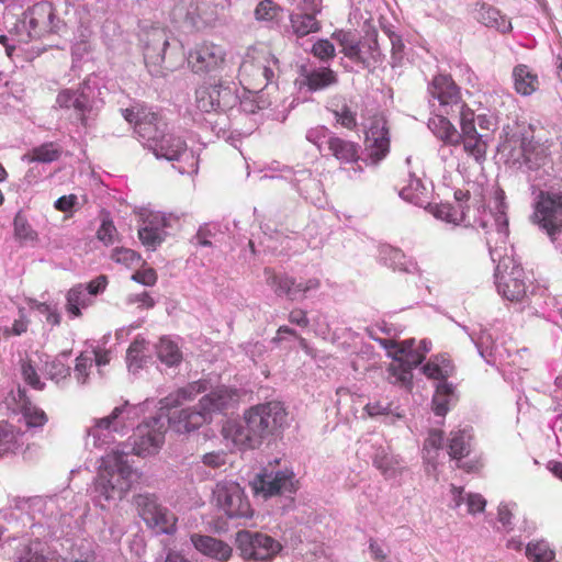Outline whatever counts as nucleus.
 I'll return each instance as SVG.
<instances>
[{"instance_id": "14", "label": "nucleus", "mask_w": 562, "mask_h": 562, "mask_svg": "<svg viewBox=\"0 0 562 562\" xmlns=\"http://www.w3.org/2000/svg\"><path fill=\"white\" fill-rule=\"evenodd\" d=\"M364 143L373 162L381 161L390 153V128L384 114L375 113L369 119Z\"/></svg>"}, {"instance_id": "10", "label": "nucleus", "mask_w": 562, "mask_h": 562, "mask_svg": "<svg viewBox=\"0 0 562 562\" xmlns=\"http://www.w3.org/2000/svg\"><path fill=\"white\" fill-rule=\"evenodd\" d=\"M167 431L166 420L162 416L151 417L139 424L133 436L132 452L138 457L156 454L165 442Z\"/></svg>"}, {"instance_id": "24", "label": "nucleus", "mask_w": 562, "mask_h": 562, "mask_svg": "<svg viewBox=\"0 0 562 562\" xmlns=\"http://www.w3.org/2000/svg\"><path fill=\"white\" fill-rule=\"evenodd\" d=\"M126 407L127 403L115 407L109 416L94 420V425L88 429V436L94 438V446H102L105 443V440H101V436L104 432H121L126 427L123 418Z\"/></svg>"}, {"instance_id": "32", "label": "nucleus", "mask_w": 562, "mask_h": 562, "mask_svg": "<svg viewBox=\"0 0 562 562\" xmlns=\"http://www.w3.org/2000/svg\"><path fill=\"white\" fill-rule=\"evenodd\" d=\"M207 390V383L203 380L191 382L175 392L170 393L164 400H161L162 407L173 408L178 407L184 402H189L195 398L199 394L204 393Z\"/></svg>"}, {"instance_id": "11", "label": "nucleus", "mask_w": 562, "mask_h": 562, "mask_svg": "<svg viewBox=\"0 0 562 562\" xmlns=\"http://www.w3.org/2000/svg\"><path fill=\"white\" fill-rule=\"evenodd\" d=\"M524 274V268L513 258H502L495 270L498 293L510 302L521 301L526 296Z\"/></svg>"}, {"instance_id": "7", "label": "nucleus", "mask_w": 562, "mask_h": 562, "mask_svg": "<svg viewBox=\"0 0 562 562\" xmlns=\"http://www.w3.org/2000/svg\"><path fill=\"white\" fill-rule=\"evenodd\" d=\"M459 123L461 131L458 145H462L463 151L475 162L483 164L486 160L491 134L477 132L474 111L468 104H462Z\"/></svg>"}, {"instance_id": "15", "label": "nucleus", "mask_w": 562, "mask_h": 562, "mask_svg": "<svg viewBox=\"0 0 562 562\" xmlns=\"http://www.w3.org/2000/svg\"><path fill=\"white\" fill-rule=\"evenodd\" d=\"M265 276L267 284L273 290L276 295L286 296L292 301L295 300L299 294H305L321 286V281L317 278L297 282L295 278L288 273L277 272L271 268H265Z\"/></svg>"}, {"instance_id": "43", "label": "nucleus", "mask_w": 562, "mask_h": 562, "mask_svg": "<svg viewBox=\"0 0 562 562\" xmlns=\"http://www.w3.org/2000/svg\"><path fill=\"white\" fill-rule=\"evenodd\" d=\"M526 557L532 562H551L555 552L544 540L530 541L526 547Z\"/></svg>"}, {"instance_id": "38", "label": "nucleus", "mask_w": 562, "mask_h": 562, "mask_svg": "<svg viewBox=\"0 0 562 562\" xmlns=\"http://www.w3.org/2000/svg\"><path fill=\"white\" fill-rule=\"evenodd\" d=\"M336 72L328 67L313 69L305 75V85L311 91H318L336 85Z\"/></svg>"}, {"instance_id": "64", "label": "nucleus", "mask_w": 562, "mask_h": 562, "mask_svg": "<svg viewBox=\"0 0 562 562\" xmlns=\"http://www.w3.org/2000/svg\"><path fill=\"white\" fill-rule=\"evenodd\" d=\"M467 505L470 514L482 513L485 509L486 501L481 494H469Z\"/></svg>"}, {"instance_id": "35", "label": "nucleus", "mask_w": 562, "mask_h": 562, "mask_svg": "<svg viewBox=\"0 0 562 562\" xmlns=\"http://www.w3.org/2000/svg\"><path fill=\"white\" fill-rule=\"evenodd\" d=\"M318 13L313 12H297L290 15V24L292 32L297 37H304L311 33H316L321 30V22L316 19Z\"/></svg>"}, {"instance_id": "5", "label": "nucleus", "mask_w": 562, "mask_h": 562, "mask_svg": "<svg viewBox=\"0 0 562 562\" xmlns=\"http://www.w3.org/2000/svg\"><path fill=\"white\" fill-rule=\"evenodd\" d=\"M531 220L554 241L562 234V192L541 190Z\"/></svg>"}, {"instance_id": "3", "label": "nucleus", "mask_w": 562, "mask_h": 562, "mask_svg": "<svg viewBox=\"0 0 562 562\" xmlns=\"http://www.w3.org/2000/svg\"><path fill=\"white\" fill-rule=\"evenodd\" d=\"M471 205L441 203L435 209V216L447 223L460 226L454 228L450 235L449 243L452 249L458 251H469L480 240V233L475 228L477 220L471 216ZM479 224L485 228V222Z\"/></svg>"}, {"instance_id": "31", "label": "nucleus", "mask_w": 562, "mask_h": 562, "mask_svg": "<svg viewBox=\"0 0 562 562\" xmlns=\"http://www.w3.org/2000/svg\"><path fill=\"white\" fill-rule=\"evenodd\" d=\"M331 37L341 46V53L347 58L367 65V57L360 47V41L352 31L337 30Z\"/></svg>"}, {"instance_id": "58", "label": "nucleus", "mask_w": 562, "mask_h": 562, "mask_svg": "<svg viewBox=\"0 0 562 562\" xmlns=\"http://www.w3.org/2000/svg\"><path fill=\"white\" fill-rule=\"evenodd\" d=\"M45 372L52 380L59 381L70 374V368L66 366L61 360L54 359L45 363Z\"/></svg>"}, {"instance_id": "39", "label": "nucleus", "mask_w": 562, "mask_h": 562, "mask_svg": "<svg viewBox=\"0 0 562 562\" xmlns=\"http://www.w3.org/2000/svg\"><path fill=\"white\" fill-rule=\"evenodd\" d=\"M61 156V148L54 142L44 143L34 147L24 155V159L29 162L49 164L56 161Z\"/></svg>"}, {"instance_id": "9", "label": "nucleus", "mask_w": 562, "mask_h": 562, "mask_svg": "<svg viewBox=\"0 0 562 562\" xmlns=\"http://www.w3.org/2000/svg\"><path fill=\"white\" fill-rule=\"evenodd\" d=\"M278 60L270 54H261L245 60L239 68L238 79L245 90L259 92L274 77Z\"/></svg>"}, {"instance_id": "41", "label": "nucleus", "mask_w": 562, "mask_h": 562, "mask_svg": "<svg viewBox=\"0 0 562 562\" xmlns=\"http://www.w3.org/2000/svg\"><path fill=\"white\" fill-rule=\"evenodd\" d=\"M378 38L379 33L376 29L370 27L366 31L362 41H360V47L367 57V65H364L366 67H368L371 63H378L381 60L382 53Z\"/></svg>"}, {"instance_id": "34", "label": "nucleus", "mask_w": 562, "mask_h": 562, "mask_svg": "<svg viewBox=\"0 0 562 562\" xmlns=\"http://www.w3.org/2000/svg\"><path fill=\"white\" fill-rule=\"evenodd\" d=\"M428 127L446 145L458 146L460 132L445 115L435 114L431 116L428 121Z\"/></svg>"}, {"instance_id": "62", "label": "nucleus", "mask_w": 562, "mask_h": 562, "mask_svg": "<svg viewBox=\"0 0 562 562\" xmlns=\"http://www.w3.org/2000/svg\"><path fill=\"white\" fill-rule=\"evenodd\" d=\"M157 272L153 268H145L137 270L133 276L132 280L146 285V286H153L157 282Z\"/></svg>"}, {"instance_id": "63", "label": "nucleus", "mask_w": 562, "mask_h": 562, "mask_svg": "<svg viewBox=\"0 0 562 562\" xmlns=\"http://www.w3.org/2000/svg\"><path fill=\"white\" fill-rule=\"evenodd\" d=\"M443 431L439 429L429 430L428 437L424 442V450L429 452L431 449L438 451L443 446Z\"/></svg>"}, {"instance_id": "26", "label": "nucleus", "mask_w": 562, "mask_h": 562, "mask_svg": "<svg viewBox=\"0 0 562 562\" xmlns=\"http://www.w3.org/2000/svg\"><path fill=\"white\" fill-rule=\"evenodd\" d=\"M191 541L201 553L225 562L231 559L233 549L226 542L211 536L192 535Z\"/></svg>"}, {"instance_id": "12", "label": "nucleus", "mask_w": 562, "mask_h": 562, "mask_svg": "<svg viewBox=\"0 0 562 562\" xmlns=\"http://www.w3.org/2000/svg\"><path fill=\"white\" fill-rule=\"evenodd\" d=\"M237 100L235 92L222 80L203 83L195 90L196 108L204 112H218L232 108Z\"/></svg>"}, {"instance_id": "23", "label": "nucleus", "mask_w": 562, "mask_h": 562, "mask_svg": "<svg viewBox=\"0 0 562 562\" xmlns=\"http://www.w3.org/2000/svg\"><path fill=\"white\" fill-rule=\"evenodd\" d=\"M169 45L165 30L153 27L145 34L144 59L148 67L161 66Z\"/></svg>"}, {"instance_id": "49", "label": "nucleus", "mask_w": 562, "mask_h": 562, "mask_svg": "<svg viewBox=\"0 0 562 562\" xmlns=\"http://www.w3.org/2000/svg\"><path fill=\"white\" fill-rule=\"evenodd\" d=\"M52 15V10L46 3L34 4L26 13L29 24L32 30H36L44 25Z\"/></svg>"}, {"instance_id": "19", "label": "nucleus", "mask_w": 562, "mask_h": 562, "mask_svg": "<svg viewBox=\"0 0 562 562\" xmlns=\"http://www.w3.org/2000/svg\"><path fill=\"white\" fill-rule=\"evenodd\" d=\"M239 401L240 394L237 389L220 385L202 396L198 403V407L204 409L212 420L214 414H224L235 408Z\"/></svg>"}, {"instance_id": "36", "label": "nucleus", "mask_w": 562, "mask_h": 562, "mask_svg": "<svg viewBox=\"0 0 562 562\" xmlns=\"http://www.w3.org/2000/svg\"><path fill=\"white\" fill-rule=\"evenodd\" d=\"M92 303L82 284L72 286L66 294V311L71 317H80L81 308H87Z\"/></svg>"}, {"instance_id": "30", "label": "nucleus", "mask_w": 562, "mask_h": 562, "mask_svg": "<svg viewBox=\"0 0 562 562\" xmlns=\"http://www.w3.org/2000/svg\"><path fill=\"white\" fill-rule=\"evenodd\" d=\"M181 8L187 9L186 19L198 29L213 25L216 21L214 10L206 2L189 0L182 2Z\"/></svg>"}, {"instance_id": "18", "label": "nucleus", "mask_w": 562, "mask_h": 562, "mask_svg": "<svg viewBox=\"0 0 562 562\" xmlns=\"http://www.w3.org/2000/svg\"><path fill=\"white\" fill-rule=\"evenodd\" d=\"M251 485L256 494H262L265 497L294 493L297 490V481L290 470L278 471L276 474H258Z\"/></svg>"}, {"instance_id": "60", "label": "nucleus", "mask_w": 562, "mask_h": 562, "mask_svg": "<svg viewBox=\"0 0 562 562\" xmlns=\"http://www.w3.org/2000/svg\"><path fill=\"white\" fill-rule=\"evenodd\" d=\"M312 53L322 60H328L335 57V46L328 40H319L313 45Z\"/></svg>"}, {"instance_id": "51", "label": "nucleus", "mask_w": 562, "mask_h": 562, "mask_svg": "<svg viewBox=\"0 0 562 562\" xmlns=\"http://www.w3.org/2000/svg\"><path fill=\"white\" fill-rule=\"evenodd\" d=\"M97 238L105 246L113 245L117 240V229L109 216L102 218L101 225L97 231Z\"/></svg>"}, {"instance_id": "27", "label": "nucleus", "mask_w": 562, "mask_h": 562, "mask_svg": "<svg viewBox=\"0 0 562 562\" xmlns=\"http://www.w3.org/2000/svg\"><path fill=\"white\" fill-rule=\"evenodd\" d=\"M331 156L341 164H356L360 159V145L356 142L331 134L327 139Z\"/></svg>"}, {"instance_id": "22", "label": "nucleus", "mask_w": 562, "mask_h": 562, "mask_svg": "<svg viewBox=\"0 0 562 562\" xmlns=\"http://www.w3.org/2000/svg\"><path fill=\"white\" fill-rule=\"evenodd\" d=\"M9 398L16 405V409L22 414L29 428L43 427L48 422L46 413L32 404L25 389L18 386L15 392L10 393Z\"/></svg>"}, {"instance_id": "28", "label": "nucleus", "mask_w": 562, "mask_h": 562, "mask_svg": "<svg viewBox=\"0 0 562 562\" xmlns=\"http://www.w3.org/2000/svg\"><path fill=\"white\" fill-rule=\"evenodd\" d=\"M514 90L524 97L533 94L540 86L538 74L528 65L518 64L513 68Z\"/></svg>"}, {"instance_id": "37", "label": "nucleus", "mask_w": 562, "mask_h": 562, "mask_svg": "<svg viewBox=\"0 0 562 562\" xmlns=\"http://www.w3.org/2000/svg\"><path fill=\"white\" fill-rule=\"evenodd\" d=\"M477 19L488 27H494L502 33L509 32L512 30L510 21L502 15L501 11L488 4H481Z\"/></svg>"}, {"instance_id": "33", "label": "nucleus", "mask_w": 562, "mask_h": 562, "mask_svg": "<svg viewBox=\"0 0 562 562\" xmlns=\"http://www.w3.org/2000/svg\"><path fill=\"white\" fill-rule=\"evenodd\" d=\"M428 351L429 349L425 341H419L418 345H416L414 339H407L401 341V349L397 350V357L395 360H398L413 369L418 367L425 360Z\"/></svg>"}, {"instance_id": "57", "label": "nucleus", "mask_w": 562, "mask_h": 562, "mask_svg": "<svg viewBox=\"0 0 562 562\" xmlns=\"http://www.w3.org/2000/svg\"><path fill=\"white\" fill-rule=\"evenodd\" d=\"M111 259L126 267H132L139 262L140 256L128 248H115L111 254Z\"/></svg>"}, {"instance_id": "52", "label": "nucleus", "mask_w": 562, "mask_h": 562, "mask_svg": "<svg viewBox=\"0 0 562 562\" xmlns=\"http://www.w3.org/2000/svg\"><path fill=\"white\" fill-rule=\"evenodd\" d=\"M21 374L25 383H27L31 387L37 391H42L45 387V383H43L32 364L31 360H23L21 363Z\"/></svg>"}, {"instance_id": "13", "label": "nucleus", "mask_w": 562, "mask_h": 562, "mask_svg": "<svg viewBox=\"0 0 562 562\" xmlns=\"http://www.w3.org/2000/svg\"><path fill=\"white\" fill-rule=\"evenodd\" d=\"M237 542L246 559L266 561L273 558L281 550V544L272 537L248 530L237 533Z\"/></svg>"}, {"instance_id": "20", "label": "nucleus", "mask_w": 562, "mask_h": 562, "mask_svg": "<svg viewBox=\"0 0 562 562\" xmlns=\"http://www.w3.org/2000/svg\"><path fill=\"white\" fill-rule=\"evenodd\" d=\"M251 428L250 424L244 418L239 422L229 420L222 427V436L238 450L256 449L261 446L262 441Z\"/></svg>"}, {"instance_id": "6", "label": "nucleus", "mask_w": 562, "mask_h": 562, "mask_svg": "<svg viewBox=\"0 0 562 562\" xmlns=\"http://www.w3.org/2000/svg\"><path fill=\"white\" fill-rule=\"evenodd\" d=\"M227 66V52L221 44L203 41L188 54V67L196 76L206 77L222 72Z\"/></svg>"}, {"instance_id": "47", "label": "nucleus", "mask_w": 562, "mask_h": 562, "mask_svg": "<svg viewBox=\"0 0 562 562\" xmlns=\"http://www.w3.org/2000/svg\"><path fill=\"white\" fill-rule=\"evenodd\" d=\"M41 543L38 541L32 542L25 550V553L19 558V562H66V559L53 554L46 557L43 554V550L40 549Z\"/></svg>"}, {"instance_id": "54", "label": "nucleus", "mask_w": 562, "mask_h": 562, "mask_svg": "<svg viewBox=\"0 0 562 562\" xmlns=\"http://www.w3.org/2000/svg\"><path fill=\"white\" fill-rule=\"evenodd\" d=\"M425 188L422 186L420 181L415 179L411 181L409 187H403L400 190V195L414 204H420L423 202Z\"/></svg>"}, {"instance_id": "25", "label": "nucleus", "mask_w": 562, "mask_h": 562, "mask_svg": "<svg viewBox=\"0 0 562 562\" xmlns=\"http://www.w3.org/2000/svg\"><path fill=\"white\" fill-rule=\"evenodd\" d=\"M168 420L173 430L179 434L193 431L211 422L204 409L198 406L175 412Z\"/></svg>"}, {"instance_id": "45", "label": "nucleus", "mask_w": 562, "mask_h": 562, "mask_svg": "<svg viewBox=\"0 0 562 562\" xmlns=\"http://www.w3.org/2000/svg\"><path fill=\"white\" fill-rule=\"evenodd\" d=\"M373 464L386 477H393L401 472V460L389 453H379L373 459Z\"/></svg>"}, {"instance_id": "59", "label": "nucleus", "mask_w": 562, "mask_h": 562, "mask_svg": "<svg viewBox=\"0 0 562 562\" xmlns=\"http://www.w3.org/2000/svg\"><path fill=\"white\" fill-rule=\"evenodd\" d=\"M145 349V341L135 339L128 347L126 359L130 363V367H135L136 369L140 368L143 353Z\"/></svg>"}, {"instance_id": "40", "label": "nucleus", "mask_w": 562, "mask_h": 562, "mask_svg": "<svg viewBox=\"0 0 562 562\" xmlns=\"http://www.w3.org/2000/svg\"><path fill=\"white\" fill-rule=\"evenodd\" d=\"M329 111L333 113L336 123L341 127L348 131H355L357 128V114L345 100L333 102Z\"/></svg>"}, {"instance_id": "53", "label": "nucleus", "mask_w": 562, "mask_h": 562, "mask_svg": "<svg viewBox=\"0 0 562 562\" xmlns=\"http://www.w3.org/2000/svg\"><path fill=\"white\" fill-rule=\"evenodd\" d=\"M14 233L23 241H34L37 239V233L31 227L26 218L20 214L14 218Z\"/></svg>"}, {"instance_id": "1", "label": "nucleus", "mask_w": 562, "mask_h": 562, "mask_svg": "<svg viewBox=\"0 0 562 562\" xmlns=\"http://www.w3.org/2000/svg\"><path fill=\"white\" fill-rule=\"evenodd\" d=\"M137 477L127 461V453L112 450L101 458L95 485L106 499H122Z\"/></svg>"}, {"instance_id": "2", "label": "nucleus", "mask_w": 562, "mask_h": 562, "mask_svg": "<svg viewBox=\"0 0 562 562\" xmlns=\"http://www.w3.org/2000/svg\"><path fill=\"white\" fill-rule=\"evenodd\" d=\"M138 138L157 158L178 160L187 150L186 142L169 132L162 116H146L139 123Z\"/></svg>"}, {"instance_id": "55", "label": "nucleus", "mask_w": 562, "mask_h": 562, "mask_svg": "<svg viewBox=\"0 0 562 562\" xmlns=\"http://www.w3.org/2000/svg\"><path fill=\"white\" fill-rule=\"evenodd\" d=\"M279 11L280 8L272 0H262L255 9V16L258 21H272Z\"/></svg>"}, {"instance_id": "50", "label": "nucleus", "mask_w": 562, "mask_h": 562, "mask_svg": "<svg viewBox=\"0 0 562 562\" xmlns=\"http://www.w3.org/2000/svg\"><path fill=\"white\" fill-rule=\"evenodd\" d=\"M522 155L526 161L531 162L535 159L537 165L543 162L550 155V145H533L532 142H522Z\"/></svg>"}, {"instance_id": "29", "label": "nucleus", "mask_w": 562, "mask_h": 562, "mask_svg": "<svg viewBox=\"0 0 562 562\" xmlns=\"http://www.w3.org/2000/svg\"><path fill=\"white\" fill-rule=\"evenodd\" d=\"M56 104L61 109H74L77 119L83 126H87L88 119L86 113L90 111V105L86 94L65 89L58 93Z\"/></svg>"}, {"instance_id": "61", "label": "nucleus", "mask_w": 562, "mask_h": 562, "mask_svg": "<svg viewBox=\"0 0 562 562\" xmlns=\"http://www.w3.org/2000/svg\"><path fill=\"white\" fill-rule=\"evenodd\" d=\"M123 116L128 123H134V130L137 134L138 125L146 116H160L158 113L146 111L145 109H125Z\"/></svg>"}, {"instance_id": "21", "label": "nucleus", "mask_w": 562, "mask_h": 562, "mask_svg": "<svg viewBox=\"0 0 562 562\" xmlns=\"http://www.w3.org/2000/svg\"><path fill=\"white\" fill-rule=\"evenodd\" d=\"M431 98L438 100L442 108L458 106L462 111L463 102L459 86L450 75L439 74L435 76L428 87Z\"/></svg>"}, {"instance_id": "4", "label": "nucleus", "mask_w": 562, "mask_h": 562, "mask_svg": "<svg viewBox=\"0 0 562 562\" xmlns=\"http://www.w3.org/2000/svg\"><path fill=\"white\" fill-rule=\"evenodd\" d=\"M137 515L147 528L156 533L173 535L177 530V516L161 503L155 494H137L133 497Z\"/></svg>"}, {"instance_id": "56", "label": "nucleus", "mask_w": 562, "mask_h": 562, "mask_svg": "<svg viewBox=\"0 0 562 562\" xmlns=\"http://www.w3.org/2000/svg\"><path fill=\"white\" fill-rule=\"evenodd\" d=\"M138 237L144 246L150 248H156L162 241L160 229L157 226L146 225L139 228Z\"/></svg>"}, {"instance_id": "44", "label": "nucleus", "mask_w": 562, "mask_h": 562, "mask_svg": "<svg viewBox=\"0 0 562 562\" xmlns=\"http://www.w3.org/2000/svg\"><path fill=\"white\" fill-rule=\"evenodd\" d=\"M24 432L13 425H2V454L5 452H15L24 445Z\"/></svg>"}, {"instance_id": "8", "label": "nucleus", "mask_w": 562, "mask_h": 562, "mask_svg": "<svg viewBox=\"0 0 562 562\" xmlns=\"http://www.w3.org/2000/svg\"><path fill=\"white\" fill-rule=\"evenodd\" d=\"M244 419L263 442L269 436L279 430L286 419V412L280 402H267L251 406L244 412Z\"/></svg>"}, {"instance_id": "16", "label": "nucleus", "mask_w": 562, "mask_h": 562, "mask_svg": "<svg viewBox=\"0 0 562 562\" xmlns=\"http://www.w3.org/2000/svg\"><path fill=\"white\" fill-rule=\"evenodd\" d=\"M214 498L216 505L231 518L250 516V504L237 483H218Z\"/></svg>"}, {"instance_id": "48", "label": "nucleus", "mask_w": 562, "mask_h": 562, "mask_svg": "<svg viewBox=\"0 0 562 562\" xmlns=\"http://www.w3.org/2000/svg\"><path fill=\"white\" fill-rule=\"evenodd\" d=\"M389 381L393 384L408 385L412 382V368L398 360H393L387 368Z\"/></svg>"}, {"instance_id": "46", "label": "nucleus", "mask_w": 562, "mask_h": 562, "mask_svg": "<svg viewBox=\"0 0 562 562\" xmlns=\"http://www.w3.org/2000/svg\"><path fill=\"white\" fill-rule=\"evenodd\" d=\"M424 373L429 379L434 380H447L453 374L454 367L450 360L442 358L440 363L437 361H429L423 368Z\"/></svg>"}, {"instance_id": "17", "label": "nucleus", "mask_w": 562, "mask_h": 562, "mask_svg": "<svg viewBox=\"0 0 562 562\" xmlns=\"http://www.w3.org/2000/svg\"><path fill=\"white\" fill-rule=\"evenodd\" d=\"M473 430L471 427L453 429L449 432L447 450L449 457L456 461V467L468 473L480 469L479 462H462L472 450Z\"/></svg>"}, {"instance_id": "42", "label": "nucleus", "mask_w": 562, "mask_h": 562, "mask_svg": "<svg viewBox=\"0 0 562 562\" xmlns=\"http://www.w3.org/2000/svg\"><path fill=\"white\" fill-rule=\"evenodd\" d=\"M159 360L169 367L177 366L182 360L178 345L168 337L160 338L156 347Z\"/></svg>"}]
</instances>
